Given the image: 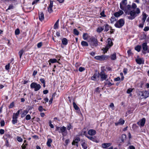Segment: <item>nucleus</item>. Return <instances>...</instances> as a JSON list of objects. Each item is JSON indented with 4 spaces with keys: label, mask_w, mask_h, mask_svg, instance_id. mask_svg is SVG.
<instances>
[{
    "label": "nucleus",
    "mask_w": 149,
    "mask_h": 149,
    "mask_svg": "<svg viewBox=\"0 0 149 149\" xmlns=\"http://www.w3.org/2000/svg\"><path fill=\"white\" fill-rule=\"evenodd\" d=\"M107 44L104 48H103L104 53H106L109 49L113 45V43L111 40L110 38L107 39Z\"/></svg>",
    "instance_id": "nucleus-4"
},
{
    "label": "nucleus",
    "mask_w": 149,
    "mask_h": 149,
    "mask_svg": "<svg viewBox=\"0 0 149 149\" xmlns=\"http://www.w3.org/2000/svg\"><path fill=\"white\" fill-rule=\"evenodd\" d=\"M89 42L92 46L96 47L98 45V41L97 39L94 38H91Z\"/></svg>",
    "instance_id": "nucleus-7"
},
{
    "label": "nucleus",
    "mask_w": 149,
    "mask_h": 149,
    "mask_svg": "<svg viewBox=\"0 0 149 149\" xmlns=\"http://www.w3.org/2000/svg\"><path fill=\"white\" fill-rule=\"evenodd\" d=\"M142 47L143 50L144 51L147 50L148 48V46L147 45V43L145 42L142 45Z\"/></svg>",
    "instance_id": "nucleus-18"
},
{
    "label": "nucleus",
    "mask_w": 149,
    "mask_h": 149,
    "mask_svg": "<svg viewBox=\"0 0 149 149\" xmlns=\"http://www.w3.org/2000/svg\"><path fill=\"white\" fill-rule=\"evenodd\" d=\"M59 19H58L54 24V29H56L58 28L59 26Z\"/></svg>",
    "instance_id": "nucleus-24"
},
{
    "label": "nucleus",
    "mask_w": 149,
    "mask_h": 149,
    "mask_svg": "<svg viewBox=\"0 0 149 149\" xmlns=\"http://www.w3.org/2000/svg\"><path fill=\"white\" fill-rule=\"evenodd\" d=\"M133 90V89L132 88H129L127 90V93L128 94H129L132 92Z\"/></svg>",
    "instance_id": "nucleus-46"
},
{
    "label": "nucleus",
    "mask_w": 149,
    "mask_h": 149,
    "mask_svg": "<svg viewBox=\"0 0 149 149\" xmlns=\"http://www.w3.org/2000/svg\"><path fill=\"white\" fill-rule=\"evenodd\" d=\"M125 121L122 119H120L119 121L117 123H115L116 126H118V125H122L124 124Z\"/></svg>",
    "instance_id": "nucleus-16"
},
{
    "label": "nucleus",
    "mask_w": 149,
    "mask_h": 149,
    "mask_svg": "<svg viewBox=\"0 0 149 149\" xmlns=\"http://www.w3.org/2000/svg\"><path fill=\"white\" fill-rule=\"evenodd\" d=\"M81 45L83 47H87L88 46L87 42L86 41H83L81 43Z\"/></svg>",
    "instance_id": "nucleus-30"
},
{
    "label": "nucleus",
    "mask_w": 149,
    "mask_h": 149,
    "mask_svg": "<svg viewBox=\"0 0 149 149\" xmlns=\"http://www.w3.org/2000/svg\"><path fill=\"white\" fill-rule=\"evenodd\" d=\"M48 92V91L47 90H45L43 91V93L44 94H46Z\"/></svg>",
    "instance_id": "nucleus-63"
},
{
    "label": "nucleus",
    "mask_w": 149,
    "mask_h": 149,
    "mask_svg": "<svg viewBox=\"0 0 149 149\" xmlns=\"http://www.w3.org/2000/svg\"><path fill=\"white\" fill-rule=\"evenodd\" d=\"M39 19L41 21H42L44 19V17L42 12H40L39 13Z\"/></svg>",
    "instance_id": "nucleus-14"
},
{
    "label": "nucleus",
    "mask_w": 149,
    "mask_h": 149,
    "mask_svg": "<svg viewBox=\"0 0 149 149\" xmlns=\"http://www.w3.org/2000/svg\"><path fill=\"white\" fill-rule=\"evenodd\" d=\"M62 42L63 45H66L68 44V40L66 38H64L62 40Z\"/></svg>",
    "instance_id": "nucleus-23"
},
{
    "label": "nucleus",
    "mask_w": 149,
    "mask_h": 149,
    "mask_svg": "<svg viewBox=\"0 0 149 149\" xmlns=\"http://www.w3.org/2000/svg\"><path fill=\"white\" fill-rule=\"evenodd\" d=\"M53 6V1H50V4L48 8V12L51 13L53 12V10L52 8Z\"/></svg>",
    "instance_id": "nucleus-11"
},
{
    "label": "nucleus",
    "mask_w": 149,
    "mask_h": 149,
    "mask_svg": "<svg viewBox=\"0 0 149 149\" xmlns=\"http://www.w3.org/2000/svg\"><path fill=\"white\" fill-rule=\"evenodd\" d=\"M110 21L111 23H113L116 20V19L115 17L113 16L110 19Z\"/></svg>",
    "instance_id": "nucleus-44"
},
{
    "label": "nucleus",
    "mask_w": 149,
    "mask_h": 149,
    "mask_svg": "<svg viewBox=\"0 0 149 149\" xmlns=\"http://www.w3.org/2000/svg\"><path fill=\"white\" fill-rule=\"evenodd\" d=\"M4 130L3 129H0V134H2L4 133Z\"/></svg>",
    "instance_id": "nucleus-58"
},
{
    "label": "nucleus",
    "mask_w": 149,
    "mask_h": 149,
    "mask_svg": "<svg viewBox=\"0 0 149 149\" xmlns=\"http://www.w3.org/2000/svg\"><path fill=\"white\" fill-rule=\"evenodd\" d=\"M96 134V131L93 129H90L88 131V134L90 136H93Z\"/></svg>",
    "instance_id": "nucleus-12"
},
{
    "label": "nucleus",
    "mask_w": 149,
    "mask_h": 149,
    "mask_svg": "<svg viewBox=\"0 0 149 149\" xmlns=\"http://www.w3.org/2000/svg\"><path fill=\"white\" fill-rule=\"evenodd\" d=\"M125 23L124 20L122 19H120L115 24V26L117 28H120L123 26Z\"/></svg>",
    "instance_id": "nucleus-6"
},
{
    "label": "nucleus",
    "mask_w": 149,
    "mask_h": 149,
    "mask_svg": "<svg viewBox=\"0 0 149 149\" xmlns=\"http://www.w3.org/2000/svg\"><path fill=\"white\" fill-rule=\"evenodd\" d=\"M111 59L113 60H116V53H114L111 55Z\"/></svg>",
    "instance_id": "nucleus-28"
},
{
    "label": "nucleus",
    "mask_w": 149,
    "mask_h": 149,
    "mask_svg": "<svg viewBox=\"0 0 149 149\" xmlns=\"http://www.w3.org/2000/svg\"><path fill=\"white\" fill-rule=\"evenodd\" d=\"M146 119L144 118H142L137 123L140 126H143L145 123Z\"/></svg>",
    "instance_id": "nucleus-10"
},
{
    "label": "nucleus",
    "mask_w": 149,
    "mask_h": 149,
    "mask_svg": "<svg viewBox=\"0 0 149 149\" xmlns=\"http://www.w3.org/2000/svg\"><path fill=\"white\" fill-rule=\"evenodd\" d=\"M85 69L84 68L80 67L79 68V70L80 72H81L84 70Z\"/></svg>",
    "instance_id": "nucleus-50"
},
{
    "label": "nucleus",
    "mask_w": 149,
    "mask_h": 149,
    "mask_svg": "<svg viewBox=\"0 0 149 149\" xmlns=\"http://www.w3.org/2000/svg\"><path fill=\"white\" fill-rule=\"evenodd\" d=\"M141 46L137 45L135 47V49L138 52H139L141 50Z\"/></svg>",
    "instance_id": "nucleus-31"
},
{
    "label": "nucleus",
    "mask_w": 149,
    "mask_h": 149,
    "mask_svg": "<svg viewBox=\"0 0 149 149\" xmlns=\"http://www.w3.org/2000/svg\"><path fill=\"white\" fill-rule=\"evenodd\" d=\"M40 81L43 84L45 83V80L43 79H40Z\"/></svg>",
    "instance_id": "nucleus-60"
},
{
    "label": "nucleus",
    "mask_w": 149,
    "mask_h": 149,
    "mask_svg": "<svg viewBox=\"0 0 149 149\" xmlns=\"http://www.w3.org/2000/svg\"><path fill=\"white\" fill-rule=\"evenodd\" d=\"M127 0H123L120 4V8L122 10H124L125 7L127 6Z\"/></svg>",
    "instance_id": "nucleus-9"
},
{
    "label": "nucleus",
    "mask_w": 149,
    "mask_h": 149,
    "mask_svg": "<svg viewBox=\"0 0 149 149\" xmlns=\"http://www.w3.org/2000/svg\"><path fill=\"white\" fill-rule=\"evenodd\" d=\"M17 139L19 142H22L23 141L22 139L20 137L18 136L17 137Z\"/></svg>",
    "instance_id": "nucleus-39"
},
{
    "label": "nucleus",
    "mask_w": 149,
    "mask_h": 149,
    "mask_svg": "<svg viewBox=\"0 0 149 149\" xmlns=\"http://www.w3.org/2000/svg\"><path fill=\"white\" fill-rule=\"evenodd\" d=\"M123 13V12L122 10H120L118 12L114 13V15L116 17H118Z\"/></svg>",
    "instance_id": "nucleus-17"
},
{
    "label": "nucleus",
    "mask_w": 149,
    "mask_h": 149,
    "mask_svg": "<svg viewBox=\"0 0 149 149\" xmlns=\"http://www.w3.org/2000/svg\"><path fill=\"white\" fill-rule=\"evenodd\" d=\"M56 131H58L59 133H61L63 136H66L68 134L66 127L64 126L62 127H56Z\"/></svg>",
    "instance_id": "nucleus-2"
},
{
    "label": "nucleus",
    "mask_w": 149,
    "mask_h": 149,
    "mask_svg": "<svg viewBox=\"0 0 149 149\" xmlns=\"http://www.w3.org/2000/svg\"><path fill=\"white\" fill-rule=\"evenodd\" d=\"M112 145V143H102V148H105L108 147Z\"/></svg>",
    "instance_id": "nucleus-15"
},
{
    "label": "nucleus",
    "mask_w": 149,
    "mask_h": 149,
    "mask_svg": "<svg viewBox=\"0 0 149 149\" xmlns=\"http://www.w3.org/2000/svg\"><path fill=\"white\" fill-rule=\"evenodd\" d=\"M81 145L84 149H87V144L86 142H83L81 143Z\"/></svg>",
    "instance_id": "nucleus-29"
},
{
    "label": "nucleus",
    "mask_w": 149,
    "mask_h": 149,
    "mask_svg": "<svg viewBox=\"0 0 149 149\" xmlns=\"http://www.w3.org/2000/svg\"><path fill=\"white\" fill-rule=\"evenodd\" d=\"M73 107L75 110H78L79 109V108L78 107L76 103L74 102H73Z\"/></svg>",
    "instance_id": "nucleus-33"
},
{
    "label": "nucleus",
    "mask_w": 149,
    "mask_h": 149,
    "mask_svg": "<svg viewBox=\"0 0 149 149\" xmlns=\"http://www.w3.org/2000/svg\"><path fill=\"white\" fill-rule=\"evenodd\" d=\"M109 56L105 55H102L100 56H97L95 57V59L100 61H104L107 59Z\"/></svg>",
    "instance_id": "nucleus-8"
},
{
    "label": "nucleus",
    "mask_w": 149,
    "mask_h": 149,
    "mask_svg": "<svg viewBox=\"0 0 149 149\" xmlns=\"http://www.w3.org/2000/svg\"><path fill=\"white\" fill-rule=\"evenodd\" d=\"M20 112L19 110H18L16 113H14L13 117V119H17L18 116Z\"/></svg>",
    "instance_id": "nucleus-20"
},
{
    "label": "nucleus",
    "mask_w": 149,
    "mask_h": 149,
    "mask_svg": "<svg viewBox=\"0 0 149 149\" xmlns=\"http://www.w3.org/2000/svg\"><path fill=\"white\" fill-rule=\"evenodd\" d=\"M42 42H40L38 43L37 44V47L38 48H40L42 45Z\"/></svg>",
    "instance_id": "nucleus-52"
},
{
    "label": "nucleus",
    "mask_w": 149,
    "mask_h": 149,
    "mask_svg": "<svg viewBox=\"0 0 149 149\" xmlns=\"http://www.w3.org/2000/svg\"><path fill=\"white\" fill-rule=\"evenodd\" d=\"M131 8L133 10L130 12L129 14L130 16L127 17L129 19L132 20L134 19L140 13V10L139 8H137L136 4L134 3H132L131 6L130 5H127L125 7L124 10H124L125 13H127L128 10H130Z\"/></svg>",
    "instance_id": "nucleus-1"
},
{
    "label": "nucleus",
    "mask_w": 149,
    "mask_h": 149,
    "mask_svg": "<svg viewBox=\"0 0 149 149\" xmlns=\"http://www.w3.org/2000/svg\"><path fill=\"white\" fill-rule=\"evenodd\" d=\"M74 140L75 141L77 142V143H78L80 141V139L79 137H77Z\"/></svg>",
    "instance_id": "nucleus-56"
},
{
    "label": "nucleus",
    "mask_w": 149,
    "mask_h": 149,
    "mask_svg": "<svg viewBox=\"0 0 149 149\" xmlns=\"http://www.w3.org/2000/svg\"><path fill=\"white\" fill-rule=\"evenodd\" d=\"M31 88H34L35 91H37L40 90L41 88V86L36 83L33 82L30 85Z\"/></svg>",
    "instance_id": "nucleus-5"
},
{
    "label": "nucleus",
    "mask_w": 149,
    "mask_h": 149,
    "mask_svg": "<svg viewBox=\"0 0 149 149\" xmlns=\"http://www.w3.org/2000/svg\"><path fill=\"white\" fill-rule=\"evenodd\" d=\"M67 128L68 130H70V129L72 128V127L70 124H69L67 125Z\"/></svg>",
    "instance_id": "nucleus-43"
},
{
    "label": "nucleus",
    "mask_w": 149,
    "mask_h": 149,
    "mask_svg": "<svg viewBox=\"0 0 149 149\" xmlns=\"http://www.w3.org/2000/svg\"><path fill=\"white\" fill-rule=\"evenodd\" d=\"M104 27L103 26L102 27H99L97 29L96 31L98 33H100L104 30Z\"/></svg>",
    "instance_id": "nucleus-26"
},
{
    "label": "nucleus",
    "mask_w": 149,
    "mask_h": 149,
    "mask_svg": "<svg viewBox=\"0 0 149 149\" xmlns=\"http://www.w3.org/2000/svg\"><path fill=\"white\" fill-rule=\"evenodd\" d=\"M13 6L12 5H10L9 6L8 8L6 10H10L13 8Z\"/></svg>",
    "instance_id": "nucleus-62"
},
{
    "label": "nucleus",
    "mask_w": 149,
    "mask_h": 149,
    "mask_svg": "<svg viewBox=\"0 0 149 149\" xmlns=\"http://www.w3.org/2000/svg\"><path fill=\"white\" fill-rule=\"evenodd\" d=\"M129 149H135L134 147L133 146H130L129 147Z\"/></svg>",
    "instance_id": "nucleus-64"
},
{
    "label": "nucleus",
    "mask_w": 149,
    "mask_h": 149,
    "mask_svg": "<svg viewBox=\"0 0 149 149\" xmlns=\"http://www.w3.org/2000/svg\"><path fill=\"white\" fill-rule=\"evenodd\" d=\"M1 126L3 127L5 125V122L3 120H1L0 122Z\"/></svg>",
    "instance_id": "nucleus-47"
},
{
    "label": "nucleus",
    "mask_w": 149,
    "mask_h": 149,
    "mask_svg": "<svg viewBox=\"0 0 149 149\" xmlns=\"http://www.w3.org/2000/svg\"><path fill=\"white\" fill-rule=\"evenodd\" d=\"M13 120H12V122L13 123V124H15L17 122V119L14 118L13 119Z\"/></svg>",
    "instance_id": "nucleus-45"
},
{
    "label": "nucleus",
    "mask_w": 149,
    "mask_h": 149,
    "mask_svg": "<svg viewBox=\"0 0 149 149\" xmlns=\"http://www.w3.org/2000/svg\"><path fill=\"white\" fill-rule=\"evenodd\" d=\"M147 16V15L145 13H143L142 14V22L145 23V20L146 19Z\"/></svg>",
    "instance_id": "nucleus-22"
},
{
    "label": "nucleus",
    "mask_w": 149,
    "mask_h": 149,
    "mask_svg": "<svg viewBox=\"0 0 149 149\" xmlns=\"http://www.w3.org/2000/svg\"><path fill=\"white\" fill-rule=\"evenodd\" d=\"M99 78V75L96 74H95L92 77L91 79L93 80H96Z\"/></svg>",
    "instance_id": "nucleus-21"
},
{
    "label": "nucleus",
    "mask_w": 149,
    "mask_h": 149,
    "mask_svg": "<svg viewBox=\"0 0 149 149\" xmlns=\"http://www.w3.org/2000/svg\"><path fill=\"white\" fill-rule=\"evenodd\" d=\"M136 61L138 64H141L144 63L143 59L141 58H138L136 59Z\"/></svg>",
    "instance_id": "nucleus-19"
},
{
    "label": "nucleus",
    "mask_w": 149,
    "mask_h": 149,
    "mask_svg": "<svg viewBox=\"0 0 149 149\" xmlns=\"http://www.w3.org/2000/svg\"><path fill=\"white\" fill-rule=\"evenodd\" d=\"M49 61L51 63H54L56 62L57 61V60L56 59H51L49 60Z\"/></svg>",
    "instance_id": "nucleus-35"
},
{
    "label": "nucleus",
    "mask_w": 149,
    "mask_h": 149,
    "mask_svg": "<svg viewBox=\"0 0 149 149\" xmlns=\"http://www.w3.org/2000/svg\"><path fill=\"white\" fill-rule=\"evenodd\" d=\"M127 68H124L123 69V72H124V73L125 74H126L127 72Z\"/></svg>",
    "instance_id": "nucleus-59"
},
{
    "label": "nucleus",
    "mask_w": 149,
    "mask_h": 149,
    "mask_svg": "<svg viewBox=\"0 0 149 149\" xmlns=\"http://www.w3.org/2000/svg\"><path fill=\"white\" fill-rule=\"evenodd\" d=\"M25 118L27 120H30L31 119L30 116L29 114L27 115L26 117Z\"/></svg>",
    "instance_id": "nucleus-48"
},
{
    "label": "nucleus",
    "mask_w": 149,
    "mask_h": 149,
    "mask_svg": "<svg viewBox=\"0 0 149 149\" xmlns=\"http://www.w3.org/2000/svg\"><path fill=\"white\" fill-rule=\"evenodd\" d=\"M10 63L6 65L5 66V69L6 70H8L10 68Z\"/></svg>",
    "instance_id": "nucleus-51"
},
{
    "label": "nucleus",
    "mask_w": 149,
    "mask_h": 149,
    "mask_svg": "<svg viewBox=\"0 0 149 149\" xmlns=\"http://www.w3.org/2000/svg\"><path fill=\"white\" fill-rule=\"evenodd\" d=\"M24 53V51L23 50H22L19 51V57L20 58H21L22 56V55L23 53Z\"/></svg>",
    "instance_id": "nucleus-38"
},
{
    "label": "nucleus",
    "mask_w": 149,
    "mask_h": 149,
    "mask_svg": "<svg viewBox=\"0 0 149 149\" xmlns=\"http://www.w3.org/2000/svg\"><path fill=\"white\" fill-rule=\"evenodd\" d=\"M101 78L102 80L106 79L107 78V76L105 75L104 72H102L100 73Z\"/></svg>",
    "instance_id": "nucleus-13"
},
{
    "label": "nucleus",
    "mask_w": 149,
    "mask_h": 149,
    "mask_svg": "<svg viewBox=\"0 0 149 149\" xmlns=\"http://www.w3.org/2000/svg\"><path fill=\"white\" fill-rule=\"evenodd\" d=\"M138 95L141 99H145L149 96V92L147 91H139L138 93Z\"/></svg>",
    "instance_id": "nucleus-3"
},
{
    "label": "nucleus",
    "mask_w": 149,
    "mask_h": 149,
    "mask_svg": "<svg viewBox=\"0 0 149 149\" xmlns=\"http://www.w3.org/2000/svg\"><path fill=\"white\" fill-rule=\"evenodd\" d=\"M87 34L86 33H84L83 35V38L84 40H86L87 39Z\"/></svg>",
    "instance_id": "nucleus-42"
},
{
    "label": "nucleus",
    "mask_w": 149,
    "mask_h": 149,
    "mask_svg": "<svg viewBox=\"0 0 149 149\" xmlns=\"http://www.w3.org/2000/svg\"><path fill=\"white\" fill-rule=\"evenodd\" d=\"M126 135L125 134H123L121 136V141H123L124 140H125L126 138Z\"/></svg>",
    "instance_id": "nucleus-36"
},
{
    "label": "nucleus",
    "mask_w": 149,
    "mask_h": 149,
    "mask_svg": "<svg viewBox=\"0 0 149 149\" xmlns=\"http://www.w3.org/2000/svg\"><path fill=\"white\" fill-rule=\"evenodd\" d=\"M149 30V27L148 26H146L144 29V31H148Z\"/></svg>",
    "instance_id": "nucleus-55"
},
{
    "label": "nucleus",
    "mask_w": 149,
    "mask_h": 149,
    "mask_svg": "<svg viewBox=\"0 0 149 149\" xmlns=\"http://www.w3.org/2000/svg\"><path fill=\"white\" fill-rule=\"evenodd\" d=\"M52 142V140L51 139H48L47 141V144L48 146L50 147L51 146V143Z\"/></svg>",
    "instance_id": "nucleus-25"
},
{
    "label": "nucleus",
    "mask_w": 149,
    "mask_h": 149,
    "mask_svg": "<svg viewBox=\"0 0 149 149\" xmlns=\"http://www.w3.org/2000/svg\"><path fill=\"white\" fill-rule=\"evenodd\" d=\"M105 29L104 31L107 32L109 30L110 27L109 26V25L108 24H107L104 25Z\"/></svg>",
    "instance_id": "nucleus-34"
},
{
    "label": "nucleus",
    "mask_w": 149,
    "mask_h": 149,
    "mask_svg": "<svg viewBox=\"0 0 149 149\" xmlns=\"http://www.w3.org/2000/svg\"><path fill=\"white\" fill-rule=\"evenodd\" d=\"M20 33L19 29H17L15 31V33L16 35H18Z\"/></svg>",
    "instance_id": "nucleus-40"
},
{
    "label": "nucleus",
    "mask_w": 149,
    "mask_h": 149,
    "mask_svg": "<svg viewBox=\"0 0 149 149\" xmlns=\"http://www.w3.org/2000/svg\"><path fill=\"white\" fill-rule=\"evenodd\" d=\"M49 125L51 128H53L54 127V126L52 124L51 121H50L49 122Z\"/></svg>",
    "instance_id": "nucleus-57"
},
{
    "label": "nucleus",
    "mask_w": 149,
    "mask_h": 149,
    "mask_svg": "<svg viewBox=\"0 0 149 149\" xmlns=\"http://www.w3.org/2000/svg\"><path fill=\"white\" fill-rule=\"evenodd\" d=\"M38 110L40 111H45V110L43 109L42 107V106H40L38 108Z\"/></svg>",
    "instance_id": "nucleus-41"
},
{
    "label": "nucleus",
    "mask_w": 149,
    "mask_h": 149,
    "mask_svg": "<svg viewBox=\"0 0 149 149\" xmlns=\"http://www.w3.org/2000/svg\"><path fill=\"white\" fill-rule=\"evenodd\" d=\"M85 136L90 140L93 141H95V139L94 137L91 136H89L87 135H85Z\"/></svg>",
    "instance_id": "nucleus-32"
},
{
    "label": "nucleus",
    "mask_w": 149,
    "mask_h": 149,
    "mask_svg": "<svg viewBox=\"0 0 149 149\" xmlns=\"http://www.w3.org/2000/svg\"><path fill=\"white\" fill-rule=\"evenodd\" d=\"M28 111L26 110H24L23 111V113L21 115V117L23 118L24 117L26 114L28 113Z\"/></svg>",
    "instance_id": "nucleus-27"
},
{
    "label": "nucleus",
    "mask_w": 149,
    "mask_h": 149,
    "mask_svg": "<svg viewBox=\"0 0 149 149\" xmlns=\"http://www.w3.org/2000/svg\"><path fill=\"white\" fill-rule=\"evenodd\" d=\"M14 106V103L13 102H12L10 104V106H9V108H13Z\"/></svg>",
    "instance_id": "nucleus-53"
},
{
    "label": "nucleus",
    "mask_w": 149,
    "mask_h": 149,
    "mask_svg": "<svg viewBox=\"0 0 149 149\" xmlns=\"http://www.w3.org/2000/svg\"><path fill=\"white\" fill-rule=\"evenodd\" d=\"M100 15L102 17H106V15L104 14V10H103L100 13Z\"/></svg>",
    "instance_id": "nucleus-49"
},
{
    "label": "nucleus",
    "mask_w": 149,
    "mask_h": 149,
    "mask_svg": "<svg viewBox=\"0 0 149 149\" xmlns=\"http://www.w3.org/2000/svg\"><path fill=\"white\" fill-rule=\"evenodd\" d=\"M74 34L76 35H78L79 34V31L76 29H74L73 30Z\"/></svg>",
    "instance_id": "nucleus-37"
},
{
    "label": "nucleus",
    "mask_w": 149,
    "mask_h": 149,
    "mask_svg": "<svg viewBox=\"0 0 149 149\" xmlns=\"http://www.w3.org/2000/svg\"><path fill=\"white\" fill-rule=\"evenodd\" d=\"M40 0H35L33 1L32 3V4L33 5L36 3L38 1Z\"/></svg>",
    "instance_id": "nucleus-61"
},
{
    "label": "nucleus",
    "mask_w": 149,
    "mask_h": 149,
    "mask_svg": "<svg viewBox=\"0 0 149 149\" xmlns=\"http://www.w3.org/2000/svg\"><path fill=\"white\" fill-rule=\"evenodd\" d=\"M144 23H143V22H142V23H141L140 24L139 26V27L141 28H143V25L144 24Z\"/></svg>",
    "instance_id": "nucleus-54"
}]
</instances>
